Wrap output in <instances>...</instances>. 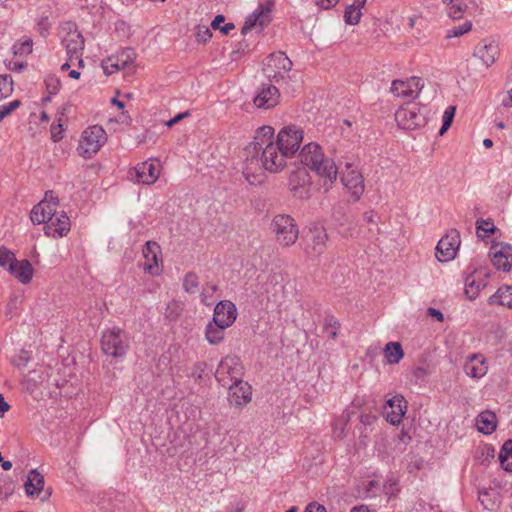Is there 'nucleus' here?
I'll return each mask as SVG.
<instances>
[{
    "label": "nucleus",
    "mask_w": 512,
    "mask_h": 512,
    "mask_svg": "<svg viewBox=\"0 0 512 512\" xmlns=\"http://www.w3.org/2000/svg\"><path fill=\"white\" fill-rule=\"evenodd\" d=\"M274 128L262 126L257 129L254 141L246 147L251 158L246 159V171L248 174L253 165H260L270 173L281 172L287 165L288 155L274 142Z\"/></svg>",
    "instance_id": "nucleus-1"
},
{
    "label": "nucleus",
    "mask_w": 512,
    "mask_h": 512,
    "mask_svg": "<svg viewBox=\"0 0 512 512\" xmlns=\"http://www.w3.org/2000/svg\"><path fill=\"white\" fill-rule=\"evenodd\" d=\"M300 162L319 177L321 188L328 192L338 177V168L333 159L325 155L317 143L306 144L299 153Z\"/></svg>",
    "instance_id": "nucleus-2"
},
{
    "label": "nucleus",
    "mask_w": 512,
    "mask_h": 512,
    "mask_svg": "<svg viewBox=\"0 0 512 512\" xmlns=\"http://www.w3.org/2000/svg\"><path fill=\"white\" fill-rule=\"evenodd\" d=\"M395 121L403 130H416L427 124L426 109L419 103L407 102L395 112Z\"/></svg>",
    "instance_id": "nucleus-3"
},
{
    "label": "nucleus",
    "mask_w": 512,
    "mask_h": 512,
    "mask_svg": "<svg viewBox=\"0 0 512 512\" xmlns=\"http://www.w3.org/2000/svg\"><path fill=\"white\" fill-rule=\"evenodd\" d=\"M270 229L275 236L277 244L283 248L294 245L298 240V225L290 215H275L271 221Z\"/></svg>",
    "instance_id": "nucleus-4"
},
{
    "label": "nucleus",
    "mask_w": 512,
    "mask_h": 512,
    "mask_svg": "<svg viewBox=\"0 0 512 512\" xmlns=\"http://www.w3.org/2000/svg\"><path fill=\"white\" fill-rule=\"evenodd\" d=\"M61 43L66 49L70 61H77L78 67H84L82 54L84 50V38L78 31L76 24L67 22L61 27Z\"/></svg>",
    "instance_id": "nucleus-5"
},
{
    "label": "nucleus",
    "mask_w": 512,
    "mask_h": 512,
    "mask_svg": "<svg viewBox=\"0 0 512 512\" xmlns=\"http://www.w3.org/2000/svg\"><path fill=\"white\" fill-rule=\"evenodd\" d=\"M107 141L106 131L100 125H92L87 127L81 134L77 152L79 156L90 159Z\"/></svg>",
    "instance_id": "nucleus-6"
},
{
    "label": "nucleus",
    "mask_w": 512,
    "mask_h": 512,
    "mask_svg": "<svg viewBox=\"0 0 512 512\" xmlns=\"http://www.w3.org/2000/svg\"><path fill=\"white\" fill-rule=\"evenodd\" d=\"M101 349L104 354L111 357H123L129 349L127 334L120 328H112L103 332Z\"/></svg>",
    "instance_id": "nucleus-7"
},
{
    "label": "nucleus",
    "mask_w": 512,
    "mask_h": 512,
    "mask_svg": "<svg viewBox=\"0 0 512 512\" xmlns=\"http://www.w3.org/2000/svg\"><path fill=\"white\" fill-rule=\"evenodd\" d=\"M292 68V61L283 52L270 54L264 62L263 72L265 76L275 83L285 81Z\"/></svg>",
    "instance_id": "nucleus-8"
},
{
    "label": "nucleus",
    "mask_w": 512,
    "mask_h": 512,
    "mask_svg": "<svg viewBox=\"0 0 512 512\" xmlns=\"http://www.w3.org/2000/svg\"><path fill=\"white\" fill-rule=\"evenodd\" d=\"M243 366L239 357L228 355L219 363L215 377L223 386L228 387L231 384L242 380Z\"/></svg>",
    "instance_id": "nucleus-9"
},
{
    "label": "nucleus",
    "mask_w": 512,
    "mask_h": 512,
    "mask_svg": "<svg viewBox=\"0 0 512 512\" xmlns=\"http://www.w3.org/2000/svg\"><path fill=\"white\" fill-rule=\"evenodd\" d=\"M303 141V130L295 125L283 127L277 134L274 142L292 158L299 150Z\"/></svg>",
    "instance_id": "nucleus-10"
},
{
    "label": "nucleus",
    "mask_w": 512,
    "mask_h": 512,
    "mask_svg": "<svg viewBox=\"0 0 512 512\" xmlns=\"http://www.w3.org/2000/svg\"><path fill=\"white\" fill-rule=\"evenodd\" d=\"M341 182L353 202H357L364 193V178L359 170L347 163L341 173Z\"/></svg>",
    "instance_id": "nucleus-11"
},
{
    "label": "nucleus",
    "mask_w": 512,
    "mask_h": 512,
    "mask_svg": "<svg viewBox=\"0 0 512 512\" xmlns=\"http://www.w3.org/2000/svg\"><path fill=\"white\" fill-rule=\"evenodd\" d=\"M58 208V198L52 192H47L42 201L35 205L30 213V219L33 224H45L55 216Z\"/></svg>",
    "instance_id": "nucleus-12"
},
{
    "label": "nucleus",
    "mask_w": 512,
    "mask_h": 512,
    "mask_svg": "<svg viewBox=\"0 0 512 512\" xmlns=\"http://www.w3.org/2000/svg\"><path fill=\"white\" fill-rule=\"evenodd\" d=\"M160 171L161 165L158 161L148 160L130 169L129 176L136 183L151 185L159 178Z\"/></svg>",
    "instance_id": "nucleus-13"
},
{
    "label": "nucleus",
    "mask_w": 512,
    "mask_h": 512,
    "mask_svg": "<svg viewBox=\"0 0 512 512\" xmlns=\"http://www.w3.org/2000/svg\"><path fill=\"white\" fill-rule=\"evenodd\" d=\"M424 87V82L419 77H410L406 80H393L390 92L399 98L416 99Z\"/></svg>",
    "instance_id": "nucleus-14"
},
{
    "label": "nucleus",
    "mask_w": 512,
    "mask_h": 512,
    "mask_svg": "<svg viewBox=\"0 0 512 512\" xmlns=\"http://www.w3.org/2000/svg\"><path fill=\"white\" fill-rule=\"evenodd\" d=\"M135 56L136 54L134 50L127 48L104 59L101 66L106 75H111L132 65L134 63Z\"/></svg>",
    "instance_id": "nucleus-15"
},
{
    "label": "nucleus",
    "mask_w": 512,
    "mask_h": 512,
    "mask_svg": "<svg viewBox=\"0 0 512 512\" xmlns=\"http://www.w3.org/2000/svg\"><path fill=\"white\" fill-rule=\"evenodd\" d=\"M460 246V234L457 230H451L441 238L436 247V257L440 262H447L456 256Z\"/></svg>",
    "instance_id": "nucleus-16"
},
{
    "label": "nucleus",
    "mask_w": 512,
    "mask_h": 512,
    "mask_svg": "<svg viewBox=\"0 0 512 512\" xmlns=\"http://www.w3.org/2000/svg\"><path fill=\"white\" fill-rule=\"evenodd\" d=\"M489 255L492 264L499 270L510 271L512 269V245L505 243H494Z\"/></svg>",
    "instance_id": "nucleus-17"
},
{
    "label": "nucleus",
    "mask_w": 512,
    "mask_h": 512,
    "mask_svg": "<svg viewBox=\"0 0 512 512\" xmlns=\"http://www.w3.org/2000/svg\"><path fill=\"white\" fill-rule=\"evenodd\" d=\"M290 191L294 197L306 200L311 197V181L307 172L296 171L289 179Z\"/></svg>",
    "instance_id": "nucleus-18"
},
{
    "label": "nucleus",
    "mask_w": 512,
    "mask_h": 512,
    "mask_svg": "<svg viewBox=\"0 0 512 512\" xmlns=\"http://www.w3.org/2000/svg\"><path fill=\"white\" fill-rule=\"evenodd\" d=\"M70 219L64 213L55 214L51 220H48L44 226V233L48 237L62 238L70 231Z\"/></svg>",
    "instance_id": "nucleus-19"
},
{
    "label": "nucleus",
    "mask_w": 512,
    "mask_h": 512,
    "mask_svg": "<svg viewBox=\"0 0 512 512\" xmlns=\"http://www.w3.org/2000/svg\"><path fill=\"white\" fill-rule=\"evenodd\" d=\"M142 254L145 259L143 269L146 273L151 275H158L161 270L158 265L161 248L155 241H147L142 249Z\"/></svg>",
    "instance_id": "nucleus-20"
},
{
    "label": "nucleus",
    "mask_w": 512,
    "mask_h": 512,
    "mask_svg": "<svg viewBox=\"0 0 512 512\" xmlns=\"http://www.w3.org/2000/svg\"><path fill=\"white\" fill-rule=\"evenodd\" d=\"M237 309L234 303L225 300L220 301L214 309L213 322L222 327H230L236 320Z\"/></svg>",
    "instance_id": "nucleus-21"
},
{
    "label": "nucleus",
    "mask_w": 512,
    "mask_h": 512,
    "mask_svg": "<svg viewBox=\"0 0 512 512\" xmlns=\"http://www.w3.org/2000/svg\"><path fill=\"white\" fill-rule=\"evenodd\" d=\"M385 415L392 425H399L407 410V401L401 395H396L387 401Z\"/></svg>",
    "instance_id": "nucleus-22"
},
{
    "label": "nucleus",
    "mask_w": 512,
    "mask_h": 512,
    "mask_svg": "<svg viewBox=\"0 0 512 512\" xmlns=\"http://www.w3.org/2000/svg\"><path fill=\"white\" fill-rule=\"evenodd\" d=\"M280 93L277 87L263 84L254 97L257 108L270 109L279 103Z\"/></svg>",
    "instance_id": "nucleus-23"
},
{
    "label": "nucleus",
    "mask_w": 512,
    "mask_h": 512,
    "mask_svg": "<svg viewBox=\"0 0 512 512\" xmlns=\"http://www.w3.org/2000/svg\"><path fill=\"white\" fill-rule=\"evenodd\" d=\"M229 388V401L231 404L242 407L248 404L252 399L251 386L241 380L228 386Z\"/></svg>",
    "instance_id": "nucleus-24"
},
{
    "label": "nucleus",
    "mask_w": 512,
    "mask_h": 512,
    "mask_svg": "<svg viewBox=\"0 0 512 512\" xmlns=\"http://www.w3.org/2000/svg\"><path fill=\"white\" fill-rule=\"evenodd\" d=\"M328 241L326 229L322 226H314L309 229L308 235V253L320 255L325 251Z\"/></svg>",
    "instance_id": "nucleus-25"
},
{
    "label": "nucleus",
    "mask_w": 512,
    "mask_h": 512,
    "mask_svg": "<svg viewBox=\"0 0 512 512\" xmlns=\"http://www.w3.org/2000/svg\"><path fill=\"white\" fill-rule=\"evenodd\" d=\"M500 53L499 46L494 41H481L475 47L474 56L477 57L486 66H492Z\"/></svg>",
    "instance_id": "nucleus-26"
},
{
    "label": "nucleus",
    "mask_w": 512,
    "mask_h": 512,
    "mask_svg": "<svg viewBox=\"0 0 512 512\" xmlns=\"http://www.w3.org/2000/svg\"><path fill=\"white\" fill-rule=\"evenodd\" d=\"M464 372L471 378L479 379L484 377L488 372L486 358L480 353L468 356L464 364Z\"/></svg>",
    "instance_id": "nucleus-27"
},
{
    "label": "nucleus",
    "mask_w": 512,
    "mask_h": 512,
    "mask_svg": "<svg viewBox=\"0 0 512 512\" xmlns=\"http://www.w3.org/2000/svg\"><path fill=\"white\" fill-rule=\"evenodd\" d=\"M270 8L268 6L260 5L255 12L249 16L243 27L242 34L248 33L253 28L259 27V29H263L270 22Z\"/></svg>",
    "instance_id": "nucleus-28"
},
{
    "label": "nucleus",
    "mask_w": 512,
    "mask_h": 512,
    "mask_svg": "<svg viewBox=\"0 0 512 512\" xmlns=\"http://www.w3.org/2000/svg\"><path fill=\"white\" fill-rule=\"evenodd\" d=\"M485 286L486 280L483 278L482 273L474 271L465 279V295L470 300H474Z\"/></svg>",
    "instance_id": "nucleus-29"
},
{
    "label": "nucleus",
    "mask_w": 512,
    "mask_h": 512,
    "mask_svg": "<svg viewBox=\"0 0 512 512\" xmlns=\"http://www.w3.org/2000/svg\"><path fill=\"white\" fill-rule=\"evenodd\" d=\"M25 492L28 496H38L44 488V477L36 469L28 473L27 481L24 484Z\"/></svg>",
    "instance_id": "nucleus-30"
},
{
    "label": "nucleus",
    "mask_w": 512,
    "mask_h": 512,
    "mask_svg": "<svg viewBox=\"0 0 512 512\" xmlns=\"http://www.w3.org/2000/svg\"><path fill=\"white\" fill-rule=\"evenodd\" d=\"M490 305L497 304L499 306L512 309V285H502L488 299Z\"/></svg>",
    "instance_id": "nucleus-31"
},
{
    "label": "nucleus",
    "mask_w": 512,
    "mask_h": 512,
    "mask_svg": "<svg viewBox=\"0 0 512 512\" xmlns=\"http://www.w3.org/2000/svg\"><path fill=\"white\" fill-rule=\"evenodd\" d=\"M476 426L479 432L483 434H491L497 426V418L495 413L484 411L476 417Z\"/></svg>",
    "instance_id": "nucleus-32"
},
{
    "label": "nucleus",
    "mask_w": 512,
    "mask_h": 512,
    "mask_svg": "<svg viewBox=\"0 0 512 512\" xmlns=\"http://www.w3.org/2000/svg\"><path fill=\"white\" fill-rule=\"evenodd\" d=\"M15 278L21 283L28 284L32 280L34 269L32 264L26 260H20L16 262L15 268L9 271Z\"/></svg>",
    "instance_id": "nucleus-33"
},
{
    "label": "nucleus",
    "mask_w": 512,
    "mask_h": 512,
    "mask_svg": "<svg viewBox=\"0 0 512 512\" xmlns=\"http://www.w3.org/2000/svg\"><path fill=\"white\" fill-rule=\"evenodd\" d=\"M226 327H222L213 321L209 322L205 329V338L211 345H217L224 339Z\"/></svg>",
    "instance_id": "nucleus-34"
},
{
    "label": "nucleus",
    "mask_w": 512,
    "mask_h": 512,
    "mask_svg": "<svg viewBox=\"0 0 512 512\" xmlns=\"http://www.w3.org/2000/svg\"><path fill=\"white\" fill-rule=\"evenodd\" d=\"M366 0H355L354 3L347 7L344 19L347 24L356 25L361 18V9L364 7Z\"/></svg>",
    "instance_id": "nucleus-35"
},
{
    "label": "nucleus",
    "mask_w": 512,
    "mask_h": 512,
    "mask_svg": "<svg viewBox=\"0 0 512 512\" xmlns=\"http://www.w3.org/2000/svg\"><path fill=\"white\" fill-rule=\"evenodd\" d=\"M384 356L390 364H397L403 358L404 352L398 342H389L384 348Z\"/></svg>",
    "instance_id": "nucleus-36"
},
{
    "label": "nucleus",
    "mask_w": 512,
    "mask_h": 512,
    "mask_svg": "<svg viewBox=\"0 0 512 512\" xmlns=\"http://www.w3.org/2000/svg\"><path fill=\"white\" fill-rule=\"evenodd\" d=\"M498 458L505 471H512V440H508L504 443Z\"/></svg>",
    "instance_id": "nucleus-37"
},
{
    "label": "nucleus",
    "mask_w": 512,
    "mask_h": 512,
    "mask_svg": "<svg viewBox=\"0 0 512 512\" xmlns=\"http://www.w3.org/2000/svg\"><path fill=\"white\" fill-rule=\"evenodd\" d=\"M15 255L9 251L8 249L2 247L0 248V266L8 271L13 270L15 268L16 262Z\"/></svg>",
    "instance_id": "nucleus-38"
},
{
    "label": "nucleus",
    "mask_w": 512,
    "mask_h": 512,
    "mask_svg": "<svg viewBox=\"0 0 512 512\" xmlns=\"http://www.w3.org/2000/svg\"><path fill=\"white\" fill-rule=\"evenodd\" d=\"M13 92V80L10 75H0V100L9 97Z\"/></svg>",
    "instance_id": "nucleus-39"
},
{
    "label": "nucleus",
    "mask_w": 512,
    "mask_h": 512,
    "mask_svg": "<svg viewBox=\"0 0 512 512\" xmlns=\"http://www.w3.org/2000/svg\"><path fill=\"white\" fill-rule=\"evenodd\" d=\"M183 311V304L180 301L172 300L167 304L165 316L169 320H176Z\"/></svg>",
    "instance_id": "nucleus-40"
},
{
    "label": "nucleus",
    "mask_w": 512,
    "mask_h": 512,
    "mask_svg": "<svg viewBox=\"0 0 512 512\" xmlns=\"http://www.w3.org/2000/svg\"><path fill=\"white\" fill-rule=\"evenodd\" d=\"M199 279L195 273H188L183 279V289L190 294L195 293L198 290Z\"/></svg>",
    "instance_id": "nucleus-41"
},
{
    "label": "nucleus",
    "mask_w": 512,
    "mask_h": 512,
    "mask_svg": "<svg viewBox=\"0 0 512 512\" xmlns=\"http://www.w3.org/2000/svg\"><path fill=\"white\" fill-rule=\"evenodd\" d=\"M466 8L467 6L461 0H455V3L448 8L447 13L452 19H461Z\"/></svg>",
    "instance_id": "nucleus-42"
},
{
    "label": "nucleus",
    "mask_w": 512,
    "mask_h": 512,
    "mask_svg": "<svg viewBox=\"0 0 512 512\" xmlns=\"http://www.w3.org/2000/svg\"><path fill=\"white\" fill-rule=\"evenodd\" d=\"M45 86L49 95H55L61 88L60 79L55 75H48L45 78Z\"/></svg>",
    "instance_id": "nucleus-43"
},
{
    "label": "nucleus",
    "mask_w": 512,
    "mask_h": 512,
    "mask_svg": "<svg viewBox=\"0 0 512 512\" xmlns=\"http://www.w3.org/2000/svg\"><path fill=\"white\" fill-rule=\"evenodd\" d=\"M225 21V17L223 15H217L211 23V27L213 29H219L224 35H228L231 30L235 28L233 23H227L224 26H221V23Z\"/></svg>",
    "instance_id": "nucleus-44"
},
{
    "label": "nucleus",
    "mask_w": 512,
    "mask_h": 512,
    "mask_svg": "<svg viewBox=\"0 0 512 512\" xmlns=\"http://www.w3.org/2000/svg\"><path fill=\"white\" fill-rule=\"evenodd\" d=\"M456 108L454 106H449L446 108L443 114V122L442 127L440 128V135H443L448 128L451 126V123L453 121L454 115H455Z\"/></svg>",
    "instance_id": "nucleus-45"
},
{
    "label": "nucleus",
    "mask_w": 512,
    "mask_h": 512,
    "mask_svg": "<svg viewBox=\"0 0 512 512\" xmlns=\"http://www.w3.org/2000/svg\"><path fill=\"white\" fill-rule=\"evenodd\" d=\"M472 29V23L470 21L464 22L458 27H453L447 31V38L460 37L468 33Z\"/></svg>",
    "instance_id": "nucleus-46"
},
{
    "label": "nucleus",
    "mask_w": 512,
    "mask_h": 512,
    "mask_svg": "<svg viewBox=\"0 0 512 512\" xmlns=\"http://www.w3.org/2000/svg\"><path fill=\"white\" fill-rule=\"evenodd\" d=\"M32 46H33L32 40L27 38L23 42H21L19 44H15L13 46V53H14V55H19V56L29 55L32 52Z\"/></svg>",
    "instance_id": "nucleus-47"
},
{
    "label": "nucleus",
    "mask_w": 512,
    "mask_h": 512,
    "mask_svg": "<svg viewBox=\"0 0 512 512\" xmlns=\"http://www.w3.org/2000/svg\"><path fill=\"white\" fill-rule=\"evenodd\" d=\"M20 106H21L20 100H13L9 103L0 105V123L3 121L4 118L9 116L12 112H14Z\"/></svg>",
    "instance_id": "nucleus-48"
},
{
    "label": "nucleus",
    "mask_w": 512,
    "mask_h": 512,
    "mask_svg": "<svg viewBox=\"0 0 512 512\" xmlns=\"http://www.w3.org/2000/svg\"><path fill=\"white\" fill-rule=\"evenodd\" d=\"M64 116V113L62 112L61 115L57 118L58 124L53 123L51 125L50 133L51 138L54 142H58L63 138V125L61 124L62 117Z\"/></svg>",
    "instance_id": "nucleus-49"
},
{
    "label": "nucleus",
    "mask_w": 512,
    "mask_h": 512,
    "mask_svg": "<svg viewBox=\"0 0 512 512\" xmlns=\"http://www.w3.org/2000/svg\"><path fill=\"white\" fill-rule=\"evenodd\" d=\"M347 421L345 419H337L333 423V436L336 439H342L345 436Z\"/></svg>",
    "instance_id": "nucleus-50"
},
{
    "label": "nucleus",
    "mask_w": 512,
    "mask_h": 512,
    "mask_svg": "<svg viewBox=\"0 0 512 512\" xmlns=\"http://www.w3.org/2000/svg\"><path fill=\"white\" fill-rule=\"evenodd\" d=\"M19 304H20V301H19L18 297L10 298V300L8 301V303H7L6 307H5V315H6V317L11 319L15 315V313L17 312V310L19 308Z\"/></svg>",
    "instance_id": "nucleus-51"
},
{
    "label": "nucleus",
    "mask_w": 512,
    "mask_h": 512,
    "mask_svg": "<svg viewBox=\"0 0 512 512\" xmlns=\"http://www.w3.org/2000/svg\"><path fill=\"white\" fill-rule=\"evenodd\" d=\"M217 286L215 284H206L201 292V301L205 305H210L211 303L208 301V298L212 296V294L216 291Z\"/></svg>",
    "instance_id": "nucleus-52"
},
{
    "label": "nucleus",
    "mask_w": 512,
    "mask_h": 512,
    "mask_svg": "<svg viewBox=\"0 0 512 512\" xmlns=\"http://www.w3.org/2000/svg\"><path fill=\"white\" fill-rule=\"evenodd\" d=\"M477 230L478 235L483 237L484 235H481L479 231H483L484 233H492L495 230V226L490 220H481L477 222Z\"/></svg>",
    "instance_id": "nucleus-53"
},
{
    "label": "nucleus",
    "mask_w": 512,
    "mask_h": 512,
    "mask_svg": "<svg viewBox=\"0 0 512 512\" xmlns=\"http://www.w3.org/2000/svg\"><path fill=\"white\" fill-rule=\"evenodd\" d=\"M304 512H327L325 506L319 504L318 502H311L308 504Z\"/></svg>",
    "instance_id": "nucleus-54"
},
{
    "label": "nucleus",
    "mask_w": 512,
    "mask_h": 512,
    "mask_svg": "<svg viewBox=\"0 0 512 512\" xmlns=\"http://www.w3.org/2000/svg\"><path fill=\"white\" fill-rule=\"evenodd\" d=\"M197 36L200 41L206 42L208 39H210L212 37V34H211L209 28L203 27V30L201 28H199Z\"/></svg>",
    "instance_id": "nucleus-55"
},
{
    "label": "nucleus",
    "mask_w": 512,
    "mask_h": 512,
    "mask_svg": "<svg viewBox=\"0 0 512 512\" xmlns=\"http://www.w3.org/2000/svg\"><path fill=\"white\" fill-rule=\"evenodd\" d=\"M339 0H317V5L322 9H329L335 6Z\"/></svg>",
    "instance_id": "nucleus-56"
},
{
    "label": "nucleus",
    "mask_w": 512,
    "mask_h": 512,
    "mask_svg": "<svg viewBox=\"0 0 512 512\" xmlns=\"http://www.w3.org/2000/svg\"><path fill=\"white\" fill-rule=\"evenodd\" d=\"M186 116H188V112H184V113H179L177 114L174 118L168 120L166 122V125L168 127H172L173 125H175L176 123H178L180 120H182L183 118H185Z\"/></svg>",
    "instance_id": "nucleus-57"
},
{
    "label": "nucleus",
    "mask_w": 512,
    "mask_h": 512,
    "mask_svg": "<svg viewBox=\"0 0 512 512\" xmlns=\"http://www.w3.org/2000/svg\"><path fill=\"white\" fill-rule=\"evenodd\" d=\"M26 66V63L24 62H12L10 61L8 64H7V67L11 70V71H21L22 69H24Z\"/></svg>",
    "instance_id": "nucleus-58"
},
{
    "label": "nucleus",
    "mask_w": 512,
    "mask_h": 512,
    "mask_svg": "<svg viewBox=\"0 0 512 512\" xmlns=\"http://www.w3.org/2000/svg\"><path fill=\"white\" fill-rule=\"evenodd\" d=\"M376 417L371 414H361L360 421L364 425H370L375 421Z\"/></svg>",
    "instance_id": "nucleus-59"
},
{
    "label": "nucleus",
    "mask_w": 512,
    "mask_h": 512,
    "mask_svg": "<svg viewBox=\"0 0 512 512\" xmlns=\"http://www.w3.org/2000/svg\"><path fill=\"white\" fill-rule=\"evenodd\" d=\"M427 312H428V315L436 318L440 322H442L444 320L442 312L435 308H429Z\"/></svg>",
    "instance_id": "nucleus-60"
},
{
    "label": "nucleus",
    "mask_w": 512,
    "mask_h": 512,
    "mask_svg": "<svg viewBox=\"0 0 512 512\" xmlns=\"http://www.w3.org/2000/svg\"><path fill=\"white\" fill-rule=\"evenodd\" d=\"M10 409V405L5 401L2 394H0V416L2 417Z\"/></svg>",
    "instance_id": "nucleus-61"
},
{
    "label": "nucleus",
    "mask_w": 512,
    "mask_h": 512,
    "mask_svg": "<svg viewBox=\"0 0 512 512\" xmlns=\"http://www.w3.org/2000/svg\"><path fill=\"white\" fill-rule=\"evenodd\" d=\"M504 107H512V89L508 91L506 97L502 100Z\"/></svg>",
    "instance_id": "nucleus-62"
},
{
    "label": "nucleus",
    "mask_w": 512,
    "mask_h": 512,
    "mask_svg": "<svg viewBox=\"0 0 512 512\" xmlns=\"http://www.w3.org/2000/svg\"><path fill=\"white\" fill-rule=\"evenodd\" d=\"M81 73L75 69H72L69 71V77L75 80H78L80 78Z\"/></svg>",
    "instance_id": "nucleus-63"
},
{
    "label": "nucleus",
    "mask_w": 512,
    "mask_h": 512,
    "mask_svg": "<svg viewBox=\"0 0 512 512\" xmlns=\"http://www.w3.org/2000/svg\"><path fill=\"white\" fill-rule=\"evenodd\" d=\"M351 512H369L368 508L365 506L354 507Z\"/></svg>",
    "instance_id": "nucleus-64"
}]
</instances>
